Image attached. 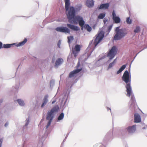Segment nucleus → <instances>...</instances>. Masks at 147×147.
<instances>
[{
  "instance_id": "obj_1",
  "label": "nucleus",
  "mask_w": 147,
  "mask_h": 147,
  "mask_svg": "<svg viewBox=\"0 0 147 147\" xmlns=\"http://www.w3.org/2000/svg\"><path fill=\"white\" fill-rule=\"evenodd\" d=\"M65 2L66 13L68 20V22L70 23H72L71 20L73 19L74 24H76L78 23L81 29L83 30L85 24L84 21L83 20L82 17L81 16L78 15L75 16L76 11L80 10L82 7V5L79 6L78 8L76 9V10L74 7H69V0H65Z\"/></svg>"
},
{
  "instance_id": "obj_2",
  "label": "nucleus",
  "mask_w": 147,
  "mask_h": 147,
  "mask_svg": "<svg viewBox=\"0 0 147 147\" xmlns=\"http://www.w3.org/2000/svg\"><path fill=\"white\" fill-rule=\"evenodd\" d=\"M122 80L126 84L125 87L126 88L127 95L130 97L132 94V89L131 86V76L128 71L126 70L123 75Z\"/></svg>"
},
{
  "instance_id": "obj_3",
  "label": "nucleus",
  "mask_w": 147,
  "mask_h": 147,
  "mask_svg": "<svg viewBox=\"0 0 147 147\" xmlns=\"http://www.w3.org/2000/svg\"><path fill=\"white\" fill-rule=\"evenodd\" d=\"M116 34L114 36L115 40H119L124 36L127 33L126 30L125 29H119V27H117L115 30Z\"/></svg>"
},
{
  "instance_id": "obj_4",
  "label": "nucleus",
  "mask_w": 147,
  "mask_h": 147,
  "mask_svg": "<svg viewBox=\"0 0 147 147\" xmlns=\"http://www.w3.org/2000/svg\"><path fill=\"white\" fill-rule=\"evenodd\" d=\"M59 109V108L58 106L55 107H53L50 111L48 112L46 119L49 121L47 125V128H48L51 124L53 117V113L57 112Z\"/></svg>"
},
{
  "instance_id": "obj_5",
  "label": "nucleus",
  "mask_w": 147,
  "mask_h": 147,
  "mask_svg": "<svg viewBox=\"0 0 147 147\" xmlns=\"http://www.w3.org/2000/svg\"><path fill=\"white\" fill-rule=\"evenodd\" d=\"M117 52L116 47L115 46H113L107 54V57H109V59L111 60L113 58L116 54Z\"/></svg>"
},
{
  "instance_id": "obj_6",
  "label": "nucleus",
  "mask_w": 147,
  "mask_h": 147,
  "mask_svg": "<svg viewBox=\"0 0 147 147\" xmlns=\"http://www.w3.org/2000/svg\"><path fill=\"white\" fill-rule=\"evenodd\" d=\"M104 37V33L103 32H101L98 34L94 42L95 47H96L98 43L101 41Z\"/></svg>"
},
{
  "instance_id": "obj_7",
  "label": "nucleus",
  "mask_w": 147,
  "mask_h": 147,
  "mask_svg": "<svg viewBox=\"0 0 147 147\" xmlns=\"http://www.w3.org/2000/svg\"><path fill=\"white\" fill-rule=\"evenodd\" d=\"M82 45H76L74 48L72 49V53L74 56L76 57L80 51L81 48L82 47Z\"/></svg>"
},
{
  "instance_id": "obj_8",
  "label": "nucleus",
  "mask_w": 147,
  "mask_h": 147,
  "mask_svg": "<svg viewBox=\"0 0 147 147\" xmlns=\"http://www.w3.org/2000/svg\"><path fill=\"white\" fill-rule=\"evenodd\" d=\"M80 65V62H78L77 63L76 66V69L73 71L70 72L69 74V78H72L75 76L76 74L79 72L82 69V68H81L79 69H78L79 66Z\"/></svg>"
},
{
  "instance_id": "obj_9",
  "label": "nucleus",
  "mask_w": 147,
  "mask_h": 147,
  "mask_svg": "<svg viewBox=\"0 0 147 147\" xmlns=\"http://www.w3.org/2000/svg\"><path fill=\"white\" fill-rule=\"evenodd\" d=\"M55 30L58 32L70 33V30L67 27H59L56 28Z\"/></svg>"
},
{
  "instance_id": "obj_10",
  "label": "nucleus",
  "mask_w": 147,
  "mask_h": 147,
  "mask_svg": "<svg viewBox=\"0 0 147 147\" xmlns=\"http://www.w3.org/2000/svg\"><path fill=\"white\" fill-rule=\"evenodd\" d=\"M112 19L116 24H118L120 22L121 19L118 16H116L114 10L113 11L112 13Z\"/></svg>"
},
{
  "instance_id": "obj_11",
  "label": "nucleus",
  "mask_w": 147,
  "mask_h": 147,
  "mask_svg": "<svg viewBox=\"0 0 147 147\" xmlns=\"http://www.w3.org/2000/svg\"><path fill=\"white\" fill-rule=\"evenodd\" d=\"M126 129L128 133H134L136 130V125H135L132 126H129L126 128Z\"/></svg>"
},
{
  "instance_id": "obj_12",
  "label": "nucleus",
  "mask_w": 147,
  "mask_h": 147,
  "mask_svg": "<svg viewBox=\"0 0 147 147\" xmlns=\"http://www.w3.org/2000/svg\"><path fill=\"white\" fill-rule=\"evenodd\" d=\"M67 26L69 28L74 31H77L80 30V28L78 27L73 25L67 24Z\"/></svg>"
},
{
  "instance_id": "obj_13",
  "label": "nucleus",
  "mask_w": 147,
  "mask_h": 147,
  "mask_svg": "<svg viewBox=\"0 0 147 147\" xmlns=\"http://www.w3.org/2000/svg\"><path fill=\"white\" fill-rule=\"evenodd\" d=\"M109 5V4L108 3L102 4L99 7H98V9H106L108 8Z\"/></svg>"
},
{
  "instance_id": "obj_14",
  "label": "nucleus",
  "mask_w": 147,
  "mask_h": 147,
  "mask_svg": "<svg viewBox=\"0 0 147 147\" xmlns=\"http://www.w3.org/2000/svg\"><path fill=\"white\" fill-rule=\"evenodd\" d=\"M141 121V118L140 115L138 113L134 114V122L135 123H139Z\"/></svg>"
},
{
  "instance_id": "obj_15",
  "label": "nucleus",
  "mask_w": 147,
  "mask_h": 147,
  "mask_svg": "<svg viewBox=\"0 0 147 147\" xmlns=\"http://www.w3.org/2000/svg\"><path fill=\"white\" fill-rule=\"evenodd\" d=\"M86 4L89 7H92L94 5V1L93 0H87Z\"/></svg>"
},
{
  "instance_id": "obj_16",
  "label": "nucleus",
  "mask_w": 147,
  "mask_h": 147,
  "mask_svg": "<svg viewBox=\"0 0 147 147\" xmlns=\"http://www.w3.org/2000/svg\"><path fill=\"white\" fill-rule=\"evenodd\" d=\"M48 95H46L44 96L43 100V102L41 106V107L42 108L43 107L47 104V103L48 100Z\"/></svg>"
},
{
  "instance_id": "obj_17",
  "label": "nucleus",
  "mask_w": 147,
  "mask_h": 147,
  "mask_svg": "<svg viewBox=\"0 0 147 147\" xmlns=\"http://www.w3.org/2000/svg\"><path fill=\"white\" fill-rule=\"evenodd\" d=\"M63 61V60L61 58H59L56 61L55 66L56 67H57L61 65Z\"/></svg>"
},
{
  "instance_id": "obj_18",
  "label": "nucleus",
  "mask_w": 147,
  "mask_h": 147,
  "mask_svg": "<svg viewBox=\"0 0 147 147\" xmlns=\"http://www.w3.org/2000/svg\"><path fill=\"white\" fill-rule=\"evenodd\" d=\"M131 106H132L133 105L135 106L136 105V101L135 99L134 96V95H133L132 94H131Z\"/></svg>"
},
{
  "instance_id": "obj_19",
  "label": "nucleus",
  "mask_w": 147,
  "mask_h": 147,
  "mask_svg": "<svg viewBox=\"0 0 147 147\" xmlns=\"http://www.w3.org/2000/svg\"><path fill=\"white\" fill-rule=\"evenodd\" d=\"M27 42V39L26 38H25L22 41L20 42H19L18 44L16 45V46L18 47L20 46H22L24 45L25 43H26Z\"/></svg>"
},
{
  "instance_id": "obj_20",
  "label": "nucleus",
  "mask_w": 147,
  "mask_h": 147,
  "mask_svg": "<svg viewBox=\"0 0 147 147\" xmlns=\"http://www.w3.org/2000/svg\"><path fill=\"white\" fill-rule=\"evenodd\" d=\"M126 66L125 65H122L119 69L117 71V74H119L126 67Z\"/></svg>"
},
{
  "instance_id": "obj_21",
  "label": "nucleus",
  "mask_w": 147,
  "mask_h": 147,
  "mask_svg": "<svg viewBox=\"0 0 147 147\" xmlns=\"http://www.w3.org/2000/svg\"><path fill=\"white\" fill-rule=\"evenodd\" d=\"M84 28L86 29L88 31L90 32L92 30V28L91 27H90L88 24H84Z\"/></svg>"
},
{
  "instance_id": "obj_22",
  "label": "nucleus",
  "mask_w": 147,
  "mask_h": 147,
  "mask_svg": "<svg viewBox=\"0 0 147 147\" xmlns=\"http://www.w3.org/2000/svg\"><path fill=\"white\" fill-rule=\"evenodd\" d=\"M18 102L20 105L21 106H24V101L22 100L18 99L17 100Z\"/></svg>"
},
{
  "instance_id": "obj_23",
  "label": "nucleus",
  "mask_w": 147,
  "mask_h": 147,
  "mask_svg": "<svg viewBox=\"0 0 147 147\" xmlns=\"http://www.w3.org/2000/svg\"><path fill=\"white\" fill-rule=\"evenodd\" d=\"M105 16V13H101L98 16V18L99 19H102Z\"/></svg>"
},
{
  "instance_id": "obj_24",
  "label": "nucleus",
  "mask_w": 147,
  "mask_h": 147,
  "mask_svg": "<svg viewBox=\"0 0 147 147\" xmlns=\"http://www.w3.org/2000/svg\"><path fill=\"white\" fill-rule=\"evenodd\" d=\"M64 117V114L63 113H61L59 116L58 119L59 120H62Z\"/></svg>"
},
{
  "instance_id": "obj_25",
  "label": "nucleus",
  "mask_w": 147,
  "mask_h": 147,
  "mask_svg": "<svg viewBox=\"0 0 147 147\" xmlns=\"http://www.w3.org/2000/svg\"><path fill=\"white\" fill-rule=\"evenodd\" d=\"M3 48H4V49L9 48V44H3Z\"/></svg>"
},
{
  "instance_id": "obj_26",
  "label": "nucleus",
  "mask_w": 147,
  "mask_h": 147,
  "mask_svg": "<svg viewBox=\"0 0 147 147\" xmlns=\"http://www.w3.org/2000/svg\"><path fill=\"white\" fill-rule=\"evenodd\" d=\"M126 22L127 24H130L131 23L132 21L131 20H130L129 17H127V18Z\"/></svg>"
},
{
  "instance_id": "obj_27",
  "label": "nucleus",
  "mask_w": 147,
  "mask_h": 147,
  "mask_svg": "<svg viewBox=\"0 0 147 147\" xmlns=\"http://www.w3.org/2000/svg\"><path fill=\"white\" fill-rule=\"evenodd\" d=\"M140 30V28L139 26L136 27V29L134 30V32L135 33H137L139 32Z\"/></svg>"
},
{
  "instance_id": "obj_28",
  "label": "nucleus",
  "mask_w": 147,
  "mask_h": 147,
  "mask_svg": "<svg viewBox=\"0 0 147 147\" xmlns=\"http://www.w3.org/2000/svg\"><path fill=\"white\" fill-rule=\"evenodd\" d=\"M115 64L114 63H113V62H112L109 65V66L108 67V69H109L110 68H111Z\"/></svg>"
},
{
  "instance_id": "obj_29",
  "label": "nucleus",
  "mask_w": 147,
  "mask_h": 147,
  "mask_svg": "<svg viewBox=\"0 0 147 147\" xmlns=\"http://www.w3.org/2000/svg\"><path fill=\"white\" fill-rule=\"evenodd\" d=\"M67 38L68 39V41L69 42L70 41L71 39H73V37L72 36H68L67 37Z\"/></svg>"
},
{
  "instance_id": "obj_30",
  "label": "nucleus",
  "mask_w": 147,
  "mask_h": 147,
  "mask_svg": "<svg viewBox=\"0 0 147 147\" xmlns=\"http://www.w3.org/2000/svg\"><path fill=\"white\" fill-rule=\"evenodd\" d=\"M3 142V138H0V147H2V145Z\"/></svg>"
},
{
  "instance_id": "obj_31",
  "label": "nucleus",
  "mask_w": 147,
  "mask_h": 147,
  "mask_svg": "<svg viewBox=\"0 0 147 147\" xmlns=\"http://www.w3.org/2000/svg\"><path fill=\"white\" fill-rule=\"evenodd\" d=\"M3 44L0 41V49L3 48Z\"/></svg>"
},
{
  "instance_id": "obj_32",
  "label": "nucleus",
  "mask_w": 147,
  "mask_h": 147,
  "mask_svg": "<svg viewBox=\"0 0 147 147\" xmlns=\"http://www.w3.org/2000/svg\"><path fill=\"white\" fill-rule=\"evenodd\" d=\"M9 123L8 122H6V123L4 125V126L5 127H6L8 125Z\"/></svg>"
},
{
  "instance_id": "obj_33",
  "label": "nucleus",
  "mask_w": 147,
  "mask_h": 147,
  "mask_svg": "<svg viewBox=\"0 0 147 147\" xmlns=\"http://www.w3.org/2000/svg\"><path fill=\"white\" fill-rule=\"evenodd\" d=\"M116 62V59H115L112 62L113 63H114V64H115V63Z\"/></svg>"
},
{
  "instance_id": "obj_34",
  "label": "nucleus",
  "mask_w": 147,
  "mask_h": 147,
  "mask_svg": "<svg viewBox=\"0 0 147 147\" xmlns=\"http://www.w3.org/2000/svg\"><path fill=\"white\" fill-rule=\"evenodd\" d=\"M55 102H56L55 100L53 101V102H52V104H54V103H55Z\"/></svg>"
},
{
  "instance_id": "obj_35",
  "label": "nucleus",
  "mask_w": 147,
  "mask_h": 147,
  "mask_svg": "<svg viewBox=\"0 0 147 147\" xmlns=\"http://www.w3.org/2000/svg\"><path fill=\"white\" fill-rule=\"evenodd\" d=\"M107 21V20H104V22L105 23Z\"/></svg>"
},
{
  "instance_id": "obj_36",
  "label": "nucleus",
  "mask_w": 147,
  "mask_h": 147,
  "mask_svg": "<svg viewBox=\"0 0 147 147\" xmlns=\"http://www.w3.org/2000/svg\"><path fill=\"white\" fill-rule=\"evenodd\" d=\"M52 63H53V62H54V59H53L52 60Z\"/></svg>"
},
{
  "instance_id": "obj_37",
  "label": "nucleus",
  "mask_w": 147,
  "mask_h": 147,
  "mask_svg": "<svg viewBox=\"0 0 147 147\" xmlns=\"http://www.w3.org/2000/svg\"><path fill=\"white\" fill-rule=\"evenodd\" d=\"M107 109H108V110H111L109 108H108Z\"/></svg>"
},
{
  "instance_id": "obj_38",
  "label": "nucleus",
  "mask_w": 147,
  "mask_h": 147,
  "mask_svg": "<svg viewBox=\"0 0 147 147\" xmlns=\"http://www.w3.org/2000/svg\"><path fill=\"white\" fill-rule=\"evenodd\" d=\"M12 45V44H10V45H10V46H11V45Z\"/></svg>"
},
{
  "instance_id": "obj_39",
  "label": "nucleus",
  "mask_w": 147,
  "mask_h": 147,
  "mask_svg": "<svg viewBox=\"0 0 147 147\" xmlns=\"http://www.w3.org/2000/svg\"><path fill=\"white\" fill-rule=\"evenodd\" d=\"M28 123H27V124L26 125H28Z\"/></svg>"
}]
</instances>
